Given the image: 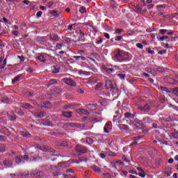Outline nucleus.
<instances>
[{
  "label": "nucleus",
  "mask_w": 178,
  "mask_h": 178,
  "mask_svg": "<svg viewBox=\"0 0 178 178\" xmlns=\"http://www.w3.org/2000/svg\"><path fill=\"white\" fill-rule=\"evenodd\" d=\"M3 164L4 166H6L7 168H10L13 165V161L11 160H6L3 161Z\"/></svg>",
  "instance_id": "15"
},
{
  "label": "nucleus",
  "mask_w": 178,
  "mask_h": 178,
  "mask_svg": "<svg viewBox=\"0 0 178 178\" xmlns=\"http://www.w3.org/2000/svg\"><path fill=\"white\" fill-rule=\"evenodd\" d=\"M168 42H170L172 45L178 44V36L175 35L174 36H170V38L167 40Z\"/></svg>",
  "instance_id": "5"
},
{
  "label": "nucleus",
  "mask_w": 178,
  "mask_h": 178,
  "mask_svg": "<svg viewBox=\"0 0 178 178\" xmlns=\"http://www.w3.org/2000/svg\"><path fill=\"white\" fill-rule=\"evenodd\" d=\"M79 12L81 13H86V12H87V10H86V7H84V6H81V9H79Z\"/></svg>",
  "instance_id": "44"
},
{
  "label": "nucleus",
  "mask_w": 178,
  "mask_h": 178,
  "mask_svg": "<svg viewBox=\"0 0 178 178\" xmlns=\"http://www.w3.org/2000/svg\"><path fill=\"white\" fill-rule=\"evenodd\" d=\"M0 141H6V139L5 138V136L0 135Z\"/></svg>",
  "instance_id": "62"
},
{
  "label": "nucleus",
  "mask_w": 178,
  "mask_h": 178,
  "mask_svg": "<svg viewBox=\"0 0 178 178\" xmlns=\"http://www.w3.org/2000/svg\"><path fill=\"white\" fill-rule=\"evenodd\" d=\"M7 117L8 118V120L13 121L16 120V115H15V112H8L7 113Z\"/></svg>",
  "instance_id": "9"
},
{
  "label": "nucleus",
  "mask_w": 178,
  "mask_h": 178,
  "mask_svg": "<svg viewBox=\"0 0 178 178\" xmlns=\"http://www.w3.org/2000/svg\"><path fill=\"white\" fill-rule=\"evenodd\" d=\"M52 72L54 74L59 73V67L56 68V67H54V69H53Z\"/></svg>",
  "instance_id": "52"
},
{
  "label": "nucleus",
  "mask_w": 178,
  "mask_h": 178,
  "mask_svg": "<svg viewBox=\"0 0 178 178\" xmlns=\"http://www.w3.org/2000/svg\"><path fill=\"white\" fill-rule=\"evenodd\" d=\"M156 72H158L159 73H165V70L163 67H158L156 69Z\"/></svg>",
  "instance_id": "40"
},
{
  "label": "nucleus",
  "mask_w": 178,
  "mask_h": 178,
  "mask_svg": "<svg viewBox=\"0 0 178 178\" xmlns=\"http://www.w3.org/2000/svg\"><path fill=\"white\" fill-rule=\"evenodd\" d=\"M124 116L125 118V119H131V113L130 112H127L124 114Z\"/></svg>",
  "instance_id": "34"
},
{
  "label": "nucleus",
  "mask_w": 178,
  "mask_h": 178,
  "mask_svg": "<svg viewBox=\"0 0 178 178\" xmlns=\"http://www.w3.org/2000/svg\"><path fill=\"white\" fill-rule=\"evenodd\" d=\"M63 108L65 109V111H70L72 109H74V104H68L63 106Z\"/></svg>",
  "instance_id": "22"
},
{
  "label": "nucleus",
  "mask_w": 178,
  "mask_h": 178,
  "mask_svg": "<svg viewBox=\"0 0 178 178\" xmlns=\"http://www.w3.org/2000/svg\"><path fill=\"white\" fill-rule=\"evenodd\" d=\"M112 130V123L111 122H107L104 127V131L105 133H111Z\"/></svg>",
  "instance_id": "6"
},
{
  "label": "nucleus",
  "mask_w": 178,
  "mask_h": 178,
  "mask_svg": "<svg viewBox=\"0 0 178 178\" xmlns=\"http://www.w3.org/2000/svg\"><path fill=\"white\" fill-rule=\"evenodd\" d=\"M122 112V109L119 108L117 111H115V115L113 116V118L115 119H116V118H119L120 116V113Z\"/></svg>",
  "instance_id": "31"
},
{
  "label": "nucleus",
  "mask_w": 178,
  "mask_h": 178,
  "mask_svg": "<svg viewBox=\"0 0 178 178\" xmlns=\"http://www.w3.org/2000/svg\"><path fill=\"white\" fill-rule=\"evenodd\" d=\"M138 114L136 112H134V113H131V119H133L134 120H136V119H137V115Z\"/></svg>",
  "instance_id": "35"
},
{
  "label": "nucleus",
  "mask_w": 178,
  "mask_h": 178,
  "mask_svg": "<svg viewBox=\"0 0 178 178\" xmlns=\"http://www.w3.org/2000/svg\"><path fill=\"white\" fill-rule=\"evenodd\" d=\"M90 168L96 173H101V172H102V170H101V168H99L97 165H92L90 167Z\"/></svg>",
  "instance_id": "19"
},
{
  "label": "nucleus",
  "mask_w": 178,
  "mask_h": 178,
  "mask_svg": "<svg viewBox=\"0 0 178 178\" xmlns=\"http://www.w3.org/2000/svg\"><path fill=\"white\" fill-rule=\"evenodd\" d=\"M72 115H73V112L72 111H63L62 113V116H63V118H67V119H70Z\"/></svg>",
  "instance_id": "12"
},
{
  "label": "nucleus",
  "mask_w": 178,
  "mask_h": 178,
  "mask_svg": "<svg viewBox=\"0 0 178 178\" xmlns=\"http://www.w3.org/2000/svg\"><path fill=\"white\" fill-rule=\"evenodd\" d=\"M118 77H119L121 80H124V79H126V74H118Z\"/></svg>",
  "instance_id": "39"
},
{
  "label": "nucleus",
  "mask_w": 178,
  "mask_h": 178,
  "mask_svg": "<svg viewBox=\"0 0 178 178\" xmlns=\"http://www.w3.org/2000/svg\"><path fill=\"white\" fill-rule=\"evenodd\" d=\"M75 60H86L87 58L83 56H74L72 57Z\"/></svg>",
  "instance_id": "21"
},
{
  "label": "nucleus",
  "mask_w": 178,
  "mask_h": 178,
  "mask_svg": "<svg viewBox=\"0 0 178 178\" xmlns=\"http://www.w3.org/2000/svg\"><path fill=\"white\" fill-rule=\"evenodd\" d=\"M138 109L143 112H149L151 111V106H149L148 103H145V104L140 106Z\"/></svg>",
  "instance_id": "4"
},
{
  "label": "nucleus",
  "mask_w": 178,
  "mask_h": 178,
  "mask_svg": "<svg viewBox=\"0 0 178 178\" xmlns=\"http://www.w3.org/2000/svg\"><path fill=\"white\" fill-rule=\"evenodd\" d=\"M65 173H74V172L72 168H69L65 170Z\"/></svg>",
  "instance_id": "54"
},
{
  "label": "nucleus",
  "mask_w": 178,
  "mask_h": 178,
  "mask_svg": "<svg viewBox=\"0 0 178 178\" xmlns=\"http://www.w3.org/2000/svg\"><path fill=\"white\" fill-rule=\"evenodd\" d=\"M99 156L100 158H102V159H105V158H106V154L104 153H99Z\"/></svg>",
  "instance_id": "49"
},
{
  "label": "nucleus",
  "mask_w": 178,
  "mask_h": 178,
  "mask_svg": "<svg viewBox=\"0 0 178 178\" xmlns=\"http://www.w3.org/2000/svg\"><path fill=\"white\" fill-rule=\"evenodd\" d=\"M22 77V74H19L17 76H16L13 80H12V83L13 84H15V83H16V81H19V79Z\"/></svg>",
  "instance_id": "27"
},
{
  "label": "nucleus",
  "mask_w": 178,
  "mask_h": 178,
  "mask_svg": "<svg viewBox=\"0 0 178 178\" xmlns=\"http://www.w3.org/2000/svg\"><path fill=\"white\" fill-rule=\"evenodd\" d=\"M6 66V58L3 60V63H0V69H5Z\"/></svg>",
  "instance_id": "32"
},
{
  "label": "nucleus",
  "mask_w": 178,
  "mask_h": 178,
  "mask_svg": "<svg viewBox=\"0 0 178 178\" xmlns=\"http://www.w3.org/2000/svg\"><path fill=\"white\" fill-rule=\"evenodd\" d=\"M135 12L136 13H139L140 15H143V13H145V12H147V10H143V8L140 6H137L135 10Z\"/></svg>",
  "instance_id": "18"
},
{
  "label": "nucleus",
  "mask_w": 178,
  "mask_h": 178,
  "mask_svg": "<svg viewBox=\"0 0 178 178\" xmlns=\"http://www.w3.org/2000/svg\"><path fill=\"white\" fill-rule=\"evenodd\" d=\"M114 59H115L117 62L120 63H123L126 60L125 58H123V53H122L120 49H117L114 53Z\"/></svg>",
  "instance_id": "1"
},
{
  "label": "nucleus",
  "mask_w": 178,
  "mask_h": 178,
  "mask_svg": "<svg viewBox=\"0 0 178 178\" xmlns=\"http://www.w3.org/2000/svg\"><path fill=\"white\" fill-rule=\"evenodd\" d=\"M115 33H117L118 35H120L122 33H124V31L123 29H118L115 30Z\"/></svg>",
  "instance_id": "45"
},
{
  "label": "nucleus",
  "mask_w": 178,
  "mask_h": 178,
  "mask_svg": "<svg viewBox=\"0 0 178 178\" xmlns=\"http://www.w3.org/2000/svg\"><path fill=\"white\" fill-rule=\"evenodd\" d=\"M116 67H118L115 66V68H109L108 70V73H115V72H116V70H117Z\"/></svg>",
  "instance_id": "42"
},
{
  "label": "nucleus",
  "mask_w": 178,
  "mask_h": 178,
  "mask_svg": "<svg viewBox=\"0 0 178 178\" xmlns=\"http://www.w3.org/2000/svg\"><path fill=\"white\" fill-rule=\"evenodd\" d=\"M141 122L143 123H148L149 124H151V123H152V122H154V120H152V119H151V118H149V116L145 117L142 119Z\"/></svg>",
  "instance_id": "13"
},
{
  "label": "nucleus",
  "mask_w": 178,
  "mask_h": 178,
  "mask_svg": "<svg viewBox=\"0 0 178 178\" xmlns=\"http://www.w3.org/2000/svg\"><path fill=\"white\" fill-rule=\"evenodd\" d=\"M5 145H0V152H5Z\"/></svg>",
  "instance_id": "51"
},
{
  "label": "nucleus",
  "mask_w": 178,
  "mask_h": 178,
  "mask_svg": "<svg viewBox=\"0 0 178 178\" xmlns=\"http://www.w3.org/2000/svg\"><path fill=\"white\" fill-rule=\"evenodd\" d=\"M54 5V1H49V3H47V6L48 8H51V6H52Z\"/></svg>",
  "instance_id": "57"
},
{
  "label": "nucleus",
  "mask_w": 178,
  "mask_h": 178,
  "mask_svg": "<svg viewBox=\"0 0 178 178\" xmlns=\"http://www.w3.org/2000/svg\"><path fill=\"white\" fill-rule=\"evenodd\" d=\"M160 90H161V91H164L165 92H170V91H169V89H168V88L166 87L161 86L160 88Z\"/></svg>",
  "instance_id": "43"
},
{
  "label": "nucleus",
  "mask_w": 178,
  "mask_h": 178,
  "mask_svg": "<svg viewBox=\"0 0 178 178\" xmlns=\"http://www.w3.org/2000/svg\"><path fill=\"white\" fill-rule=\"evenodd\" d=\"M31 177H41V172H38L36 171H32L31 172Z\"/></svg>",
  "instance_id": "20"
},
{
  "label": "nucleus",
  "mask_w": 178,
  "mask_h": 178,
  "mask_svg": "<svg viewBox=\"0 0 178 178\" xmlns=\"http://www.w3.org/2000/svg\"><path fill=\"white\" fill-rule=\"evenodd\" d=\"M74 29H76V24H72L70 26H68V30L69 31H72V30H74Z\"/></svg>",
  "instance_id": "37"
},
{
  "label": "nucleus",
  "mask_w": 178,
  "mask_h": 178,
  "mask_svg": "<svg viewBox=\"0 0 178 178\" xmlns=\"http://www.w3.org/2000/svg\"><path fill=\"white\" fill-rule=\"evenodd\" d=\"M50 15H53V16H58V10H51L49 11Z\"/></svg>",
  "instance_id": "36"
},
{
  "label": "nucleus",
  "mask_w": 178,
  "mask_h": 178,
  "mask_svg": "<svg viewBox=\"0 0 178 178\" xmlns=\"http://www.w3.org/2000/svg\"><path fill=\"white\" fill-rule=\"evenodd\" d=\"M45 54H39L38 56H36V59L38 60H40L42 63H45L47 60L44 58Z\"/></svg>",
  "instance_id": "11"
},
{
  "label": "nucleus",
  "mask_w": 178,
  "mask_h": 178,
  "mask_svg": "<svg viewBox=\"0 0 178 178\" xmlns=\"http://www.w3.org/2000/svg\"><path fill=\"white\" fill-rule=\"evenodd\" d=\"M23 108H24L25 109H33V106H31V104L29 103H25L23 105Z\"/></svg>",
  "instance_id": "25"
},
{
  "label": "nucleus",
  "mask_w": 178,
  "mask_h": 178,
  "mask_svg": "<svg viewBox=\"0 0 178 178\" xmlns=\"http://www.w3.org/2000/svg\"><path fill=\"white\" fill-rule=\"evenodd\" d=\"M171 134L173 138H178V131L172 133Z\"/></svg>",
  "instance_id": "47"
},
{
  "label": "nucleus",
  "mask_w": 178,
  "mask_h": 178,
  "mask_svg": "<svg viewBox=\"0 0 178 178\" xmlns=\"http://www.w3.org/2000/svg\"><path fill=\"white\" fill-rule=\"evenodd\" d=\"M104 37H105V38H106L107 40H109V38H111V35H110L109 33H104Z\"/></svg>",
  "instance_id": "58"
},
{
  "label": "nucleus",
  "mask_w": 178,
  "mask_h": 178,
  "mask_svg": "<svg viewBox=\"0 0 178 178\" xmlns=\"http://www.w3.org/2000/svg\"><path fill=\"white\" fill-rule=\"evenodd\" d=\"M145 175H146V173L144 171H143L142 172L138 173V176H140V177H142V178L145 177Z\"/></svg>",
  "instance_id": "48"
},
{
  "label": "nucleus",
  "mask_w": 178,
  "mask_h": 178,
  "mask_svg": "<svg viewBox=\"0 0 178 178\" xmlns=\"http://www.w3.org/2000/svg\"><path fill=\"white\" fill-rule=\"evenodd\" d=\"M154 4H149V5L147 6V9H148V10L152 9V8H154Z\"/></svg>",
  "instance_id": "63"
},
{
  "label": "nucleus",
  "mask_w": 178,
  "mask_h": 178,
  "mask_svg": "<svg viewBox=\"0 0 178 178\" xmlns=\"http://www.w3.org/2000/svg\"><path fill=\"white\" fill-rule=\"evenodd\" d=\"M159 31V34H161L162 35H165V34L168 33L167 29H160Z\"/></svg>",
  "instance_id": "41"
},
{
  "label": "nucleus",
  "mask_w": 178,
  "mask_h": 178,
  "mask_svg": "<svg viewBox=\"0 0 178 178\" xmlns=\"http://www.w3.org/2000/svg\"><path fill=\"white\" fill-rule=\"evenodd\" d=\"M156 35L159 41H163V40H169V38H170L169 36H163L159 38V35H158V34H156Z\"/></svg>",
  "instance_id": "24"
},
{
  "label": "nucleus",
  "mask_w": 178,
  "mask_h": 178,
  "mask_svg": "<svg viewBox=\"0 0 178 178\" xmlns=\"http://www.w3.org/2000/svg\"><path fill=\"white\" fill-rule=\"evenodd\" d=\"M166 54V50L165 49H163V50H161L160 51H159V55H163Z\"/></svg>",
  "instance_id": "56"
},
{
  "label": "nucleus",
  "mask_w": 178,
  "mask_h": 178,
  "mask_svg": "<svg viewBox=\"0 0 178 178\" xmlns=\"http://www.w3.org/2000/svg\"><path fill=\"white\" fill-rule=\"evenodd\" d=\"M96 44H102V38H100L99 40H98L96 42Z\"/></svg>",
  "instance_id": "64"
},
{
  "label": "nucleus",
  "mask_w": 178,
  "mask_h": 178,
  "mask_svg": "<svg viewBox=\"0 0 178 178\" xmlns=\"http://www.w3.org/2000/svg\"><path fill=\"white\" fill-rule=\"evenodd\" d=\"M43 149L42 151L48 152H53V154H58V152H56L55 149L52 148H49L48 146H44Z\"/></svg>",
  "instance_id": "17"
},
{
  "label": "nucleus",
  "mask_w": 178,
  "mask_h": 178,
  "mask_svg": "<svg viewBox=\"0 0 178 178\" xmlns=\"http://www.w3.org/2000/svg\"><path fill=\"white\" fill-rule=\"evenodd\" d=\"M102 86H104V83L102 82H99L97 83L95 86V89L97 91H102V90H104V88H102Z\"/></svg>",
  "instance_id": "16"
},
{
  "label": "nucleus",
  "mask_w": 178,
  "mask_h": 178,
  "mask_svg": "<svg viewBox=\"0 0 178 178\" xmlns=\"http://www.w3.org/2000/svg\"><path fill=\"white\" fill-rule=\"evenodd\" d=\"M37 17H41L42 16V11H38L36 14Z\"/></svg>",
  "instance_id": "55"
},
{
  "label": "nucleus",
  "mask_w": 178,
  "mask_h": 178,
  "mask_svg": "<svg viewBox=\"0 0 178 178\" xmlns=\"http://www.w3.org/2000/svg\"><path fill=\"white\" fill-rule=\"evenodd\" d=\"M66 127H80V124L76 122H66L64 124Z\"/></svg>",
  "instance_id": "8"
},
{
  "label": "nucleus",
  "mask_w": 178,
  "mask_h": 178,
  "mask_svg": "<svg viewBox=\"0 0 178 178\" xmlns=\"http://www.w3.org/2000/svg\"><path fill=\"white\" fill-rule=\"evenodd\" d=\"M62 47H63V44H62V43H57L56 48H58V49H61Z\"/></svg>",
  "instance_id": "53"
},
{
  "label": "nucleus",
  "mask_w": 178,
  "mask_h": 178,
  "mask_svg": "<svg viewBox=\"0 0 178 178\" xmlns=\"http://www.w3.org/2000/svg\"><path fill=\"white\" fill-rule=\"evenodd\" d=\"M172 92L174 95H175L176 97H178V87L173 88L172 90Z\"/></svg>",
  "instance_id": "33"
},
{
  "label": "nucleus",
  "mask_w": 178,
  "mask_h": 178,
  "mask_svg": "<svg viewBox=\"0 0 178 178\" xmlns=\"http://www.w3.org/2000/svg\"><path fill=\"white\" fill-rule=\"evenodd\" d=\"M29 157L25 154L24 156H17L15 158V162L17 165H22V163H24L25 161H29Z\"/></svg>",
  "instance_id": "2"
},
{
  "label": "nucleus",
  "mask_w": 178,
  "mask_h": 178,
  "mask_svg": "<svg viewBox=\"0 0 178 178\" xmlns=\"http://www.w3.org/2000/svg\"><path fill=\"white\" fill-rule=\"evenodd\" d=\"M115 41H117L118 42H121L122 40H123V38H122V36H116L115 38Z\"/></svg>",
  "instance_id": "46"
},
{
  "label": "nucleus",
  "mask_w": 178,
  "mask_h": 178,
  "mask_svg": "<svg viewBox=\"0 0 178 178\" xmlns=\"http://www.w3.org/2000/svg\"><path fill=\"white\" fill-rule=\"evenodd\" d=\"M146 52H147V54H150V55H155V51L152 50L149 47H146Z\"/></svg>",
  "instance_id": "29"
},
{
  "label": "nucleus",
  "mask_w": 178,
  "mask_h": 178,
  "mask_svg": "<svg viewBox=\"0 0 178 178\" xmlns=\"http://www.w3.org/2000/svg\"><path fill=\"white\" fill-rule=\"evenodd\" d=\"M106 85L105 87L107 88V90H109V88H111V90H113L115 88V85L112 83V81H106Z\"/></svg>",
  "instance_id": "10"
},
{
  "label": "nucleus",
  "mask_w": 178,
  "mask_h": 178,
  "mask_svg": "<svg viewBox=\"0 0 178 178\" xmlns=\"http://www.w3.org/2000/svg\"><path fill=\"white\" fill-rule=\"evenodd\" d=\"M77 92H79V94H84V90H83V89L81 88H79L76 90Z\"/></svg>",
  "instance_id": "59"
},
{
  "label": "nucleus",
  "mask_w": 178,
  "mask_h": 178,
  "mask_svg": "<svg viewBox=\"0 0 178 178\" xmlns=\"http://www.w3.org/2000/svg\"><path fill=\"white\" fill-rule=\"evenodd\" d=\"M152 127H153L154 129H159V127L158 126V124H156V123H153V124H152Z\"/></svg>",
  "instance_id": "60"
},
{
  "label": "nucleus",
  "mask_w": 178,
  "mask_h": 178,
  "mask_svg": "<svg viewBox=\"0 0 178 178\" xmlns=\"http://www.w3.org/2000/svg\"><path fill=\"white\" fill-rule=\"evenodd\" d=\"M136 47H137L139 49H143V48H144V45H143V44H141V43H137V44H136Z\"/></svg>",
  "instance_id": "50"
},
{
  "label": "nucleus",
  "mask_w": 178,
  "mask_h": 178,
  "mask_svg": "<svg viewBox=\"0 0 178 178\" xmlns=\"http://www.w3.org/2000/svg\"><path fill=\"white\" fill-rule=\"evenodd\" d=\"M63 81L65 84H67V86H71V87H74L76 86V82L70 78H65L63 79Z\"/></svg>",
  "instance_id": "7"
},
{
  "label": "nucleus",
  "mask_w": 178,
  "mask_h": 178,
  "mask_svg": "<svg viewBox=\"0 0 178 178\" xmlns=\"http://www.w3.org/2000/svg\"><path fill=\"white\" fill-rule=\"evenodd\" d=\"M75 150L76 151L79 156L83 155V154L87 153V147L81 146V145H78L75 147Z\"/></svg>",
  "instance_id": "3"
},
{
  "label": "nucleus",
  "mask_w": 178,
  "mask_h": 178,
  "mask_svg": "<svg viewBox=\"0 0 178 178\" xmlns=\"http://www.w3.org/2000/svg\"><path fill=\"white\" fill-rule=\"evenodd\" d=\"M64 41L67 44H72V39L70 38L64 37Z\"/></svg>",
  "instance_id": "38"
},
{
  "label": "nucleus",
  "mask_w": 178,
  "mask_h": 178,
  "mask_svg": "<svg viewBox=\"0 0 178 178\" xmlns=\"http://www.w3.org/2000/svg\"><path fill=\"white\" fill-rule=\"evenodd\" d=\"M44 116H47V112L45 111H41L38 114V118H44Z\"/></svg>",
  "instance_id": "30"
},
{
  "label": "nucleus",
  "mask_w": 178,
  "mask_h": 178,
  "mask_svg": "<svg viewBox=\"0 0 178 178\" xmlns=\"http://www.w3.org/2000/svg\"><path fill=\"white\" fill-rule=\"evenodd\" d=\"M49 40L51 42H56L59 41V37L58 35H51L49 36Z\"/></svg>",
  "instance_id": "14"
},
{
  "label": "nucleus",
  "mask_w": 178,
  "mask_h": 178,
  "mask_svg": "<svg viewBox=\"0 0 178 178\" xmlns=\"http://www.w3.org/2000/svg\"><path fill=\"white\" fill-rule=\"evenodd\" d=\"M22 136H23V137H28V138H29V137H31V134L26 131H23L22 132Z\"/></svg>",
  "instance_id": "26"
},
{
  "label": "nucleus",
  "mask_w": 178,
  "mask_h": 178,
  "mask_svg": "<svg viewBox=\"0 0 178 178\" xmlns=\"http://www.w3.org/2000/svg\"><path fill=\"white\" fill-rule=\"evenodd\" d=\"M171 170H172V168H168L166 169L165 173V175L167 176V177H170V175H172Z\"/></svg>",
  "instance_id": "28"
},
{
  "label": "nucleus",
  "mask_w": 178,
  "mask_h": 178,
  "mask_svg": "<svg viewBox=\"0 0 178 178\" xmlns=\"http://www.w3.org/2000/svg\"><path fill=\"white\" fill-rule=\"evenodd\" d=\"M110 5H111V6H112V8H115V1L111 0Z\"/></svg>",
  "instance_id": "61"
},
{
  "label": "nucleus",
  "mask_w": 178,
  "mask_h": 178,
  "mask_svg": "<svg viewBox=\"0 0 178 178\" xmlns=\"http://www.w3.org/2000/svg\"><path fill=\"white\" fill-rule=\"evenodd\" d=\"M58 81H56V79H51L49 81H47V84L49 87H51V86H54V84H56Z\"/></svg>",
  "instance_id": "23"
}]
</instances>
